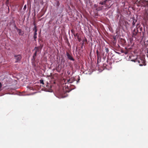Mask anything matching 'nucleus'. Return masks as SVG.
Segmentation results:
<instances>
[{
    "instance_id": "nucleus-1",
    "label": "nucleus",
    "mask_w": 148,
    "mask_h": 148,
    "mask_svg": "<svg viewBox=\"0 0 148 148\" xmlns=\"http://www.w3.org/2000/svg\"><path fill=\"white\" fill-rule=\"evenodd\" d=\"M135 4H136L137 6H148V1H146L145 0H137L135 2Z\"/></svg>"
},
{
    "instance_id": "nucleus-2",
    "label": "nucleus",
    "mask_w": 148,
    "mask_h": 148,
    "mask_svg": "<svg viewBox=\"0 0 148 148\" xmlns=\"http://www.w3.org/2000/svg\"><path fill=\"white\" fill-rule=\"evenodd\" d=\"M139 27V23H138L136 25V28H135L133 31L132 32L133 36H135L137 34L138 32V28H137L138 27Z\"/></svg>"
},
{
    "instance_id": "nucleus-3",
    "label": "nucleus",
    "mask_w": 148,
    "mask_h": 148,
    "mask_svg": "<svg viewBox=\"0 0 148 148\" xmlns=\"http://www.w3.org/2000/svg\"><path fill=\"white\" fill-rule=\"evenodd\" d=\"M14 56L15 58V59L16 60L15 61V62L16 63L20 62L22 59L21 56L20 54L18 55H15Z\"/></svg>"
},
{
    "instance_id": "nucleus-4",
    "label": "nucleus",
    "mask_w": 148,
    "mask_h": 148,
    "mask_svg": "<svg viewBox=\"0 0 148 148\" xmlns=\"http://www.w3.org/2000/svg\"><path fill=\"white\" fill-rule=\"evenodd\" d=\"M66 55L68 58L70 60L74 61L75 59L72 57L68 53V52L66 53Z\"/></svg>"
},
{
    "instance_id": "nucleus-5",
    "label": "nucleus",
    "mask_w": 148,
    "mask_h": 148,
    "mask_svg": "<svg viewBox=\"0 0 148 148\" xmlns=\"http://www.w3.org/2000/svg\"><path fill=\"white\" fill-rule=\"evenodd\" d=\"M144 18L148 21V10L146 11L144 15Z\"/></svg>"
},
{
    "instance_id": "nucleus-6",
    "label": "nucleus",
    "mask_w": 148,
    "mask_h": 148,
    "mask_svg": "<svg viewBox=\"0 0 148 148\" xmlns=\"http://www.w3.org/2000/svg\"><path fill=\"white\" fill-rule=\"evenodd\" d=\"M16 29H17V32H18L19 35H23V33L22 34H21L22 32V30L21 29L18 28L17 27H16Z\"/></svg>"
},
{
    "instance_id": "nucleus-7",
    "label": "nucleus",
    "mask_w": 148,
    "mask_h": 148,
    "mask_svg": "<svg viewBox=\"0 0 148 148\" xmlns=\"http://www.w3.org/2000/svg\"><path fill=\"white\" fill-rule=\"evenodd\" d=\"M74 81V79L71 78L68 80V82L69 83H72Z\"/></svg>"
},
{
    "instance_id": "nucleus-8",
    "label": "nucleus",
    "mask_w": 148,
    "mask_h": 148,
    "mask_svg": "<svg viewBox=\"0 0 148 148\" xmlns=\"http://www.w3.org/2000/svg\"><path fill=\"white\" fill-rule=\"evenodd\" d=\"M55 4L57 7H59L60 5V3L59 1L58 0L56 1V2L55 3Z\"/></svg>"
},
{
    "instance_id": "nucleus-9",
    "label": "nucleus",
    "mask_w": 148,
    "mask_h": 148,
    "mask_svg": "<svg viewBox=\"0 0 148 148\" xmlns=\"http://www.w3.org/2000/svg\"><path fill=\"white\" fill-rule=\"evenodd\" d=\"M137 20L134 19L133 20V21L132 22V25H133V27H134V26L135 23L136 22Z\"/></svg>"
},
{
    "instance_id": "nucleus-10",
    "label": "nucleus",
    "mask_w": 148,
    "mask_h": 148,
    "mask_svg": "<svg viewBox=\"0 0 148 148\" xmlns=\"http://www.w3.org/2000/svg\"><path fill=\"white\" fill-rule=\"evenodd\" d=\"M35 52H36V53L39 52L40 50V49L38 47H36L35 48Z\"/></svg>"
},
{
    "instance_id": "nucleus-11",
    "label": "nucleus",
    "mask_w": 148,
    "mask_h": 148,
    "mask_svg": "<svg viewBox=\"0 0 148 148\" xmlns=\"http://www.w3.org/2000/svg\"><path fill=\"white\" fill-rule=\"evenodd\" d=\"M35 26L34 28H33V30L34 31V33H37V30L36 28V25L34 24Z\"/></svg>"
},
{
    "instance_id": "nucleus-12",
    "label": "nucleus",
    "mask_w": 148,
    "mask_h": 148,
    "mask_svg": "<svg viewBox=\"0 0 148 148\" xmlns=\"http://www.w3.org/2000/svg\"><path fill=\"white\" fill-rule=\"evenodd\" d=\"M37 33H34V38L35 40L37 38Z\"/></svg>"
},
{
    "instance_id": "nucleus-13",
    "label": "nucleus",
    "mask_w": 148,
    "mask_h": 148,
    "mask_svg": "<svg viewBox=\"0 0 148 148\" xmlns=\"http://www.w3.org/2000/svg\"><path fill=\"white\" fill-rule=\"evenodd\" d=\"M132 61H134V62H137L138 63H140V60H138V59L137 58L135 60H132Z\"/></svg>"
},
{
    "instance_id": "nucleus-14",
    "label": "nucleus",
    "mask_w": 148,
    "mask_h": 148,
    "mask_svg": "<svg viewBox=\"0 0 148 148\" xmlns=\"http://www.w3.org/2000/svg\"><path fill=\"white\" fill-rule=\"evenodd\" d=\"M43 45H40V46H39L38 47H37L41 50L42 49L43 47Z\"/></svg>"
},
{
    "instance_id": "nucleus-15",
    "label": "nucleus",
    "mask_w": 148,
    "mask_h": 148,
    "mask_svg": "<svg viewBox=\"0 0 148 148\" xmlns=\"http://www.w3.org/2000/svg\"><path fill=\"white\" fill-rule=\"evenodd\" d=\"M102 7H103L102 6H101L100 7H99L98 8H97L96 9V10H97V11H99V10H101L102 9Z\"/></svg>"
},
{
    "instance_id": "nucleus-16",
    "label": "nucleus",
    "mask_w": 148,
    "mask_h": 148,
    "mask_svg": "<svg viewBox=\"0 0 148 148\" xmlns=\"http://www.w3.org/2000/svg\"><path fill=\"white\" fill-rule=\"evenodd\" d=\"M73 35L74 37H77L78 38H79V36L78 35V33L75 34L73 33Z\"/></svg>"
},
{
    "instance_id": "nucleus-17",
    "label": "nucleus",
    "mask_w": 148,
    "mask_h": 148,
    "mask_svg": "<svg viewBox=\"0 0 148 148\" xmlns=\"http://www.w3.org/2000/svg\"><path fill=\"white\" fill-rule=\"evenodd\" d=\"M99 4H100L101 5H105L104 3V2L103 1H101L100 3H99Z\"/></svg>"
},
{
    "instance_id": "nucleus-18",
    "label": "nucleus",
    "mask_w": 148,
    "mask_h": 148,
    "mask_svg": "<svg viewBox=\"0 0 148 148\" xmlns=\"http://www.w3.org/2000/svg\"><path fill=\"white\" fill-rule=\"evenodd\" d=\"M40 83L43 84H44V81H43V80L42 79H40Z\"/></svg>"
},
{
    "instance_id": "nucleus-19",
    "label": "nucleus",
    "mask_w": 148,
    "mask_h": 148,
    "mask_svg": "<svg viewBox=\"0 0 148 148\" xmlns=\"http://www.w3.org/2000/svg\"><path fill=\"white\" fill-rule=\"evenodd\" d=\"M123 53H124L125 54H127L128 53V51L127 50L123 51Z\"/></svg>"
},
{
    "instance_id": "nucleus-20",
    "label": "nucleus",
    "mask_w": 148,
    "mask_h": 148,
    "mask_svg": "<svg viewBox=\"0 0 148 148\" xmlns=\"http://www.w3.org/2000/svg\"><path fill=\"white\" fill-rule=\"evenodd\" d=\"M105 51L107 53H108L109 51V49H108V48H105Z\"/></svg>"
},
{
    "instance_id": "nucleus-21",
    "label": "nucleus",
    "mask_w": 148,
    "mask_h": 148,
    "mask_svg": "<svg viewBox=\"0 0 148 148\" xmlns=\"http://www.w3.org/2000/svg\"><path fill=\"white\" fill-rule=\"evenodd\" d=\"M109 0H103V1L104 2V3L105 5H106V2L108 1H109Z\"/></svg>"
},
{
    "instance_id": "nucleus-22",
    "label": "nucleus",
    "mask_w": 148,
    "mask_h": 148,
    "mask_svg": "<svg viewBox=\"0 0 148 148\" xmlns=\"http://www.w3.org/2000/svg\"><path fill=\"white\" fill-rule=\"evenodd\" d=\"M138 28V29H140V32H141V31H142V29H142V27H140V26H139V27H138V28Z\"/></svg>"
},
{
    "instance_id": "nucleus-23",
    "label": "nucleus",
    "mask_w": 148,
    "mask_h": 148,
    "mask_svg": "<svg viewBox=\"0 0 148 148\" xmlns=\"http://www.w3.org/2000/svg\"><path fill=\"white\" fill-rule=\"evenodd\" d=\"M96 53H97V57H99V51L98 50H97L96 51Z\"/></svg>"
},
{
    "instance_id": "nucleus-24",
    "label": "nucleus",
    "mask_w": 148,
    "mask_h": 148,
    "mask_svg": "<svg viewBox=\"0 0 148 148\" xmlns=\"http://www.w3.org/2000/svg\"><path fill=\"white\" fill-rule=\"evenodd\" d=\"M99 59L100 60H101V57L99 54V57H97L98 60Z\"/></svg>"
},
{
    "instance_id": "nucleus-25",
    "label": "nucleus",
    "mask_w": 148,
    "mask_h": 148,
    "mask_svg": "<svg viewBox=\"0 0 148 148\" xmlns=\"http://www.w3.org/2000/svg\"><path fill=\"white\" fill-rule=\"evenodd\" d=\"M37 53H36V52H35V53H34V55H33V56H34L36 57V56Z\"/></svg>"
},
{
    "instance_id": "nucleus-26",
    "label": "nucleus",
    "mask_w": 148,
    "mask_h": 148,
    "mask_svg": "<svg viewBox=\"0 0 148 148\" xmlns=\"http://www.w3.org/2000/svg\"><path fill=\"white\" fill-rule=\"evenodd\" d=\"M2 87V84L0 82V91L1 90V88Z\"/></svg>"
},
{
    "instance_id": "nucleus-27",
    "label": "nucleus",
    "mask_w": 148,
    "mask_h": 148,
    "mask_svg": "<svg viewBox=\"0 0 148 148\" xmlns=\"http://www.w3.org/2000/svg\"><path fill=\"white\" fill-rule=\"evenodd\" d=\"M71 31L72 34H73V33H75L74 32L73 29L71 30Z\"/></svg>"
},
{
    "instance_id": "nucleus-28",
    "label": "nucleus",
    "mask_w": 148,
    "mask_h": 148,
    "mask_svg": "<svg viewBox=\"0 0 148 148\" xmlns=\"http://www.w3.org/2000/svg\"><path fill=\"white\" fill-rule=\"evenodd\" d=\"M36 57H35V56H33L32 59L33 60H34L36 59Z\"/></svg>"
},
{
    "instance_id": "nucleus-29",
    "label": "nucleus",
    "mask_w": 148,
    "mask_h": 148,
    "mask_svg": "<svg viewBox=\"0 0 148 148\" xmlns=\"http://www.w3.org/2000/svg\"><path fill=\"white\" fill-rule=\"evenodd\" d=\"M123 43H125V41L124 39H123Z\"/></svg>"
},
{
    "instance_id": "nucleus-30",
    "label": "nucleus",
    "mask_w": 148,
    "mask_h": 148,
    "mask_svg": "<svg viewBox=\"0 0 148 148\" xmlns=\"http://www.w3.org/2000/svg\"><path fill=\"white\" fill-rule=\"evenodd\" d=\"M26 5H25L24 7V9L26 8Z\"/></svg>"
},
{
    "instance_id": "nucleus-31",
    "label": "nucleus",
    "mask_w": 148,
    "mask_h": 148,
    "mask_svg": "<svg viewBox=\"0 0 148 148\" xmlns=\"http://www.w3.org/2000/svg\"><path fill=\"white\" fill-rule=\"evenodd\" d=\"M67 73L68 75L70 74V72H69V71H68Z\"/></svg>"
},
{
    "instance_id": "nucleus-32",
    "label": "nucleus",
    "mask_w": 148,
    "mask_h": 148,
    "mask_svg": "<svg viewBox=\"0 0 148 148\" xmlns=\"http://www.w3.org/2000/svg\"><path fill=\"white\" fill-rule=\"evenodd\" d=\"M62 97L63 98V97H65V96L62 95Z\"/></svg>"
},
{
    "instance_id": "nucleus-33",
    "label": "nucleus",
    "mask_w": 148,
    "mask_h": 148,
    "mask_svg": "<svg viewBox=\"0 0 148 148\" xmlns=\"http://www.w3.org/2000/svg\"><path fill=\"white\" fill-rule=\"evenodd\" d=\"M140 66H142L143 65L142 64H140Z\"/></svg>"
},
{
    "instance_id": "nucleus-34",
    "label": "nucleus",
    "mask_w": 148,
    "mask_h": 148,
    "mask_svg": "<svg viewBox=\"0 0 148 148\" xmlns=\"http://www.w3.org/2000/svg\"><path fill=\"white\" fill-rule=\"evenodd\" d=\"M94 7H96V5L95 4L94 5Z\"/></svg>"
},
{
    "instance_id": "nucleus-35",
    "label": "nucleus",
    "mask_w": 148,
    "mask_h": 148,
    "mask_svg": "<svg viewBox=\"0 0 148 148\" xmlns=\"http://www.w3.org/2000/svg\"><path fill=\"white\" fill-rule=\"evenodd\" d=\"M147 53H148V51H147Z\"/></svg>"
}]
</instances>
